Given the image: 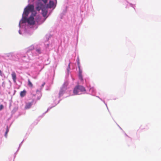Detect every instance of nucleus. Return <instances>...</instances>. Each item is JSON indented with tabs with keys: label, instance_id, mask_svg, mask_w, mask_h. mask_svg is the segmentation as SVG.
<instances>
[{
	"label": "nucleus",
	"instance_id": "f257e3e1",
	"mask_svg": "<svg viewBox=\"0 0 161 161\" xmlns=\"http://www.w3.org/2000/svg\"><path fill=\"white\" fill-rule=\"evenodd\" d=\"M85 91V88L83 86L78 85L74 88L73 93L75 95L80 94H81L79 93L80 92H84Z\"/></svg>",
	"mask_w": 161,
	"mask_h": 161
},
{
	"label": "nucleus",
	"instance_id": "f03ea898",
	"mask_svg": "<svg viewBox=\"0 0 161 161\" xmlns=\"http://www.w3.org/2000/svg\"><path fill=\"white\" fill-rule=\"evenodd\" d=\"M44 8H45L44 6L42 3L41 0H39L37 2L36 9L38 11H40Z\"/></svg>",
	"mask_w": 161,
	"mask_h": 161
},
{
	"label": "nucleus",
	"instance_id": "7ed1b4c3",
	"mask_svg": "<svg viewBox=\"0 0 161 161\" xmlns=\"http://www.w3.org/2000/svg\"><path fill=\"white\" fill-rule=\"evenodd\" d=\"M26 8L30 12H31L32 13H34V14H36V12L34 10V6L33 5H29Z\"/></svg>",
	"mask_w": 161,
	"mask_h": 161
},
{
	"label": "nucleus",
	"instance_id": "20e7f679",
	"mask_svg": "<svg viewBox=\"0 0 161 161\" xmlns=\"http://www.w3.org/2000/svg\"><path fill=\"white\" fill-rule=\"evenodd\" d=\"M27 23L31 25H33L35 24V21L34 20V17L32 16H30L28 18L27 20Z\"/></svg>",
	"mask_w": 161,
	"mask_h": 161
},
{
	"label": "nucleus",
	"instance_id": "39448f33",
	"mask_svg": "<svg viewBox=\"0 0 161 161\" xmlns=\"http://www.w3.org/2000/svg\"><path fill=\"white\" fill-rule=\"evenodd\" d=\"M42 14L43 16L44 17H46L47 13V9L45 8H42Z\"/></svg>",
	"mask_w": 161,
	"mask_h": 161
},
{
	"label": "nucleus",
	"instance_id": "423d86ee",
	"mask_svg": "<svg viewBox=\"0 0 161 161\" xmlns=\"http://www.w3.org/2000/svg\"><path fill=\"white\" fill-rule=\"evenodd\" d=\"M47 7L48 8H51L54 7V3L53 1H50L48 4L47 5Z\"/></svg>",
	"mask_w": 161,
	"mask_h": 161
},
{
	"label": "nucleus",
	"instance_id": "0eeeda50",
	"mask_svg": "<svg viewBox=\"0 0 161 161\" xmlns=\"http://www.w3.org/2000/svg\"><path fill=\"white\" fill-rule=\"evenodd\" d=\"M11 76L14 81L15 82L16 81V73L14 71L12 72Z\"/></svg>",
	"mask_w": 161,
	"mask_h": 161
},
{
	"label": "nucleus",
	"instance_id": "6e6552de",
	"mask_svg": "<svg viewBox=\"0 0 161 161\" xmlns=\"http://www.w3.org/2000/svg\"><path fill=\"white\" fill-rule=\"evenodd\" d=\"M26 91L25 90H24L20 92V96L21 97H23L26 95Z\"/></svg>",
	"mask_w": 161,
	"mask_h": 161
},
{
	"label": "nucleus",
	"instance_id": "1a4fd4ad",
	"mask_svg": "<svg viewBox=\"0 0 161 161\" xmlns=\"http://www.w3.org/2000/svg\"><path fill=\"white\" fill-rule=\"evenodd\" d=\"M30 12L25 8L24 10L23 14L26 16H28Z\"/></svg>",
	"mask_w": 161,
	"mask_h": 161
},
{
	"label": "nucleus",
	"instance_id": "9d476101",
	"mask_svg": "<svg viewBox=\"0 0 161 161\" xmlns=\"http://www.w3.org/2000/svg\"><path fill=\"white\" fill-rule=\"evenodd\" d=\"M32 105V104L31 103H27L25 106V108L27 109L30 108Z\"/></svg>",
	"mask_w": 161,
	"mask_h": 161
},
{
	"label": "nucleus",
	"instance_id": "9b49d317",
	"mask_svg": "<svg viewBox=\"0 0 161 161\" xmlns=\"http://www.w3.org/2000/svg\"><path fill=\"white\" fill-rule=\"evenodd\" d=\"M28 18H27L26 17H23L22 20L21 22V23H24L25 22H27Z\"/></svg>",
	"mask_w": 161,
	"mask_h": 161
},
{
	"label": "nucleus",
	"instance_id": "f8f14e48",
	"mask_svg": "<svg viewBox=\"0 0 161 161\" xmlns=\"http://www.w3.org/2000/svg\"><path fill=\"white\" fill-rule=\"evenodd\" d=\"M28 85L31 87H33V84L30 81V80L29 79L28 80Z\"/></svg>",
	"mask_w": 161,
	"mask_h": 161
},
{
	"label": "nucleus",
	"instance_id": "ddd939ff",
	"mask_svg": "<svg viewBox=\"0 0 161 161\" xmlns=\"http://www.w3.org/2000/svg\"><path fill=\"white\" fill-rule=\"evenodd\" d=\"M36 51L39 53H41V49L39 48V49H37L36 50Z\"/></svg>",
	"mask_w": 161,
	"mask_h": 161
},
{
	"label": "nucleus",
	"instance_id": "4468645a",
	"mask_svg": "<svg viewBox=\"0 0 161 161\" xmlns=\"http://www.w3.org/2000/svg\"><path fill=\"white\" fill-rule=\"evenodd\" d=\"M3 108V105H0V111L2 110Z\"/></svg>",
	"mask_w": 161,
	"mask_h": 161
},
{
	"label": "nucleus",
	"instance_id": "2eb2a0df",
	"mask_svg": "<svg viewBox=\"0 0 161 161\" xmlns=\"http://www.w3.org/2000/svg\"><path fill=\"white\" fill-rule=\"evenodd\" d=\"M79 79L82 81H83V78H82V77L81 76V77H79Z\"/></svg>",
	"mask_w": 161,
	"mask_h": 161
},
{
	"label": "nucleus",
	"instance_id": "dca6fc26",
	"mask_svg": "<svg viewBox=\"0 0 161 161\" xmlns=\"http://www.w3.org/2000/svg\"><path fill=\"white\" fill-rule=\"evenodd\" d=\"M42 1L45 4L47 3V0H42Z\"/></svg>",
	"mask_w": 161,
	"mask_h": 161
},
{
	"label": "nucleus",
	"instance_id": "f3484780",
	"mask_svg": "<svg viewBox=\"0 0 161 161\" xmlns=\"http://www.w3.org/2000/svg\"><path fill=\"white\" fill-rule=\"evenodd\" d=\"M82 76V74L81 73H80L79 74V77H81Z\"/></svg>",
	"mask_w": 161,
	"mask_h": 161
},
{
	"label": "nucleus",
	"instance_id": "a211bd4d",
	"mask_svg": "<svg viewBox=\"0 0 161 161\" xmlns=\"http://www.w3.org/2000/svg\"><path fill=\"white\" fill-rule=\"evenodd\" d=\"M45 82L43 83L42 84V87H43L44 86V85H45Z\"/></svg>",
	"mask_w": 161,
	"mask_h": 161
},
{
	"label": "nucleus",
	"instance_id": "6ab92c4d",
	"mask_svg": "<svg viewBox=\"0 0 161 161\" xmlns=\"http://www.w3.org/2000/svg\"><path fill=\"white\" fill-rule=\"evenodd\" d=\"M8 128H7L6 131V134H7V133L8 132Z\"/></svg>",
	"mask_w": 161,
	"mask_h": 161
},
{
	"label": "nucleus",
	"instance_id": "aec40b11",
	"mask_svg": "<svg viewBox=\"0 0 161 161\" xmlns=\"http://www.w3.org/2000/svg\"><path fill=\"white\" fill-rule=\"evenodd\" d=\"M0 75L2 76V72L0 69Z\"/></svg>",
	"mask_w": 161,
	"mask_h": 161
},
{
	"label": "nucleus",
	"instance_id": "412c9836",
	"mask_svg": "<svg viewBox=\"0 0 161 161\" xmlns=\"http://www.w3.org/2000/svg\"><path fill=\"white\" fill-rule=\"evenodd\" d=\"M68 67H69V69H70V63L69 64Z\"/></svg>",
	"mask_w": 161,
	"mask_h": 161
},
{
	"label": "nucleus",
	"instance_id": "4be33fe9",
	"mask_svg": "<svg viewBox=\"0 0 161 161\" xmlns=\"http://www.w3.org/2000/svg\"><path fill=\"white\" fill-rule=\"evenodd\" d=\"M81 73L82 74V71L79 69V73Z\"/></svg>",
	"mask_w": 161,
	"mask_h": 161
},
{
	"label": "nucleus",
	"instance_id": "5701e85b",
	"mask_svg": "<svg viewBox=\"0 0 161 161\" xmlns=\"http://www.w3.org/2000/svg\"><path fill=\"white\" fill-rule=\"evenodd\" d=\"M32 14L33 16H34L35 15L34 14V13H32Z\"/></svg>",
	"mask_w": 161,
	"mask_h": 161
},
{
	"label": "nucleus",
	"instance_id": "b1692460",
	"mask_svg": "<svg viewBox=\"0 0 161 161\" xmlns=\"http://www.w3.org/2000/svg\"><path fill=\"white\" fill-rule=\"evenodd\" d=\"M70 69H69V67H68V69H67V70H68V71H69V70Z\"/></svg>",
	"mask_w": 161,
	"mask_h": 161
},
{
	"label": "nucleus",
	"instance_id": "393cba45",
	"mask_svg": "<svg viewBox=\"0 0 161 161\" xmlns=\"http://www.w3.org/2000/svg\"><path fill=\"white\" fill-rule=\"evenodd\" d=\"M62 93L61 92V93ZM61 93V92H59V94L60 95Z\"/></svg>",
	"mask_w": 161,
	"mask_h": 161
},
{
	"label": "nucleus",
	"instance_id": "a878e982",
	"mask_svg": "<svg viewBox=\"0 0 161 161\" xmlns=\"http://www.w3.org/2000/svg\"><path fill=\"white\" fill-rule=\"evenodd\" d=\"M40 97H39V98H38V100H39V99H40Z\"/></svg>",
	"mask_w": 161,
	"mask_h": 161
},
{
	"label": "nucleus",
	"instance_id": "bb28decb",
	"mask_svg": "<svg viewBox=\"0 0 161 161\" xmlns=\"http://www.w3.org/2000/svg\"><path fill=\"white\" fill-rule=\"evenodd\" d=\"M24 57H25V56H24Z\"/></svg>",
	"mask_w": 161,
	"mask_h": 161
}]
</instances>
